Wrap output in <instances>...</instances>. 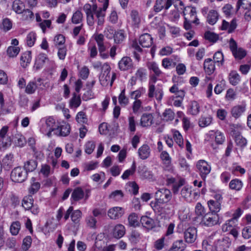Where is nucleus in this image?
Wrapping results in <instances>:
<instances>
[{"instance_id":"nucleus-55","label":"nucleus","mask_w":251,"mask_h":251,"mask_svg":"<svg viewBox=\"0 0 251 251\" xmlns=\"http://www.w3.org/2000/svg\"><path fill=\"white\" fill-rule=\"evenodd\" d=\"M175 117L174 112L170 109H166L163 113V120L166 121H172Z\"/></svg>"},{"instance_id":"nucleus-40","label":"nucleus","mask_w":251,"mask_h":251,"mask_svg":"<svg viewBox=\"0 0 251 251\" xmlns=\"http://www.w3.org/2000/svg\"><path fill=\"white\" fill-rule=\"evenodd\" d=\"M229 186L232 190L239 191L242 187V182L238 179H234L230 182Z\"/></svg>"},{"instance_id":"nucleus-3","label":"nucleus","mask_w":251,"mask_h":251,"mask_svg":"<svg viewBox=\"0 0 251 251\" xmlns=\"http://www.w3.org/2000/svg\"><path fill=\"white\" fill-rule=\"evenodd\" d=\"M210 239L203 240L202 243L203 249L205 251H226L231 244L229 237L225 236L217 239L214 242V247L211 244Z\"/></svg>"},{"instance_id":"nucleus-33","label":"nucleus","mask_w":251,"mask_h":251,"mask_svg":"<svg viewBox=\"0 0 251 251\" xmlns=\"http://www.w3.org/2000/svg\"><path fill=\"white\" fill-rule=\"evenodd\" d=\"M148 68L153 73V75L158 76H161L163 74V73L160 70L158 64L154 62L149 63L148 64Z\"/></svg>"},{"instance_id":"nucleus-26","label":"nucleus","mask_w":251,"mask_h":251,"mask_svg":"<svg viewBox=\"0 0 251 251\" xmlns=\"http://www.w3.org/2000/svg\"><path fill=\"white\" fill-rule=\"evenodd\" d=\"M207 204L211 213L217 214L221 208V203L214 200L208 201Z\"/></svg>"},{"instance_id":"nucleus-59","label":"nucleus","mask_w":251,"mask_h":251,"mask_svg":"<svg viewBox=\"0 0 251 251\" xmlns=\"http://www.w3.org/2000/svg\"><path fill=\"white\" fill-rule=\"evenodd\" d=\"M76 120L79 123L86 124L88 119L85 113L83 111L79 112L76 116Z\"/></svg>"},{"instance_id":"nucleus-50","label":"nucleus","mask_w":251,"mask_h":251,"mask_svg":"<svg viewBox=\"0 0 251 251\" xmlns=\"http://www.w3.org/2000/svg\"><path fill=\"white\" fill-rule=\"evenodd\" d=\"M124 197V194L121 190H116L110 195L109 198L116 201H119L122 200Z\"/></svg>"},{"instance_id":"nucleus-60","label":"nucleus","mask_w":251,"mask_h":251,"mask_svg":"<svg viewBox=\"0 0 251 251\" xmlns=\"http://www.w3.org/2000/svg\"><path fill=\"white\" fill-rule=\"evenodd\" d=\"M119 101L121 105L124 106L128 103V99L125 96V89H124L121 92L119 96Z\"/></svg>"},{"instance_id":"nucleus-5","label":"nucleus","mask_w":251,"mask_h":251,"mask_svg":"<svg viewBox=\"0 0 251 251\" xmlns=\"http://www.w3.org/2000/svg\"><path fill=\"white\" fill-rule=\"evenodd\" d=\"M111 68L110 66L105 63L102 66V72L99 76V81L103 86H106L110 83V86H112L113 83L116 78V74L113 73L112 76H110Z\"/></svg>"},{"instance_id":"nucleus-21","label":"nucleus","mask_w":251,"mask_h":251,"mask_svg":"<svg viewBox=\"0 0 251 251\" xmlns=\"http://www.w3.org/2000/svg\"><path fill=\"white\" fill-rule=\"evenodd\" d=\"M215 62L211 58H207L205 59L203 68L205 72L208 75H210L213 73L215 71Z\"/></svg>"},{"instance_id":"nucleus-48","label":"nucleus","mask_w":251,"mask_h":251,"mask_svg":"<svg viewBox=\"0 0 251 251\" xmlns=\"http://www.w3.org/2000/svg\"><path fill=\"white\" fill-rule=\"evenodd\" d=\"M136 164L135 162L134 161L132 163V165L130 169L126 170L124 172V174L122 175L121 176L122 178L123 179H127L129 176L132 175L134 173L136 170Z\"/></svg>"},{"instance_id":"nucleus-64","label":"nucleus","mask_w":251,"mask_h":251,"mask_svg":"<svg viewBox=\"0 0 251 251\" xmlns=\"http://www.w3.org/2000/svg\"><path fill=\"white\" fill-rule=\"evenodd\" d=\"M95 144L93 141H89L85 145V151L88 154H91L95 148Z\"/></svg>"},{"instance_id":"nucleus-13","label":"nucleus","mask_w":251,"mask_h":251,"mask_svg":"<svg viewBox=\"0 0 251 251\" xmlns=\"http://www.w3.org/2000/svg\"><path fill=\"white\" fill-rule=\"evenodd\" d=\"M242 6L243 8L247 11L245 12V19L250 21L251 20V12L250 8L251 7V1L250 0H238L237 3V11Z\"/></svg>"},{"instance_id":"nucleus-10","label":"nucleus","mask_w":251,"mask_h":251,"mask_svg":"<svg viewBox=\"0 0 251 251\" xmlns=\"http://www.w3.org/2000/svg\"><path fill=\"white\" fill-rule=\"evenodd\" d=\"M164 95L163 88L162 86L155 87L152 84L149 85L148 96L149 98L155 97L156 100L160 102L162 99Z\"/></svg>"},{"instance_id":"nucleus-4","label":"nucleus","mask_w":251,"mask_h":251,"mask_svg":"<svg viewBox=\"0 0 251 251\" xmlns=\"http://www.w3.org/2000/svg\"><path fill=\"white\" fill-rule=\"evenodd\" d=\"M39 126L40 131L50 137L51 136V132L57 128V123L55 120L51 116L44 117L42 118L39 123Z\"/></svg>"},{"instance_id":"nucleus-1","label":"nucleus","mask_w":251,"mask_h":251,"mask_svg":"<svg viewBox=\"0 0 251 251\" xmlns=\"http://www.w3.org/2000/svg\"><path fill=\"white\" fill-rule=\"evenodd\" d=\"M154 197V201L150 203L154 213L162 217L171 214L172 209L168 203L172 197L170 190L165 188L159 189L155 192Z\"/></svg>"},{"instance_id":"nucleus-56","label":"nucleus","mask_w":251,"mask_h":251,"mask_svg":"<svg viewBox=\"0 0 251 251\" xmlns=\"http://www.w3.org/2000/svg\"><path fill=\"white\" fill-rule=\"evenodd\" d=\"M204 37L205 39L209 41L210 42L214 43L216 42L218 39L219 36L214 32L208 31L205 33Z\"/></svg>"},{"instance_id":"nucleus-20","label":"nucleus","mask_w":251,"mask_h":251,"mask_svg":"<svg viewBox=\"0 0 251 251\" xmlns=\"http://www.w3.org/2000/svg\"><path fill=\"white\" fill-rule=\"evenodd\" d=\"M126 233V229L122 224H118L115 226L112 231V235L113 237L117 239L122 238Z\"/></svg>"},{"instance_id":"nucleus-43","label":"nucleus","mask_w":251,"mask_h":251,"mask_svg":"<svg viewBox=\"0 0 251 251\" xmlns=\"http://www.w3.org/2000/svg\"><path fill=\"white\" fill-rule=\"evenodd\" d=\"M189 11V15L190 17H188V19H193L197 20V22L199 20L197 17V12L196 9L195 7H188L187 8H185L184 10L183 11V15L185 17L186 16L185 12Z\"/></svg>"},{"instance_id":"nucleus-34","label":"nucleus","mask_w":251,"mask_h":251,"mask_svg":"<svg viewBox=\"0 0 251 251\" xmlns=\"http://www.w3.org/2000/svg\"><path fill=\"white\" fill-rule=\"evenodd\" d=\"M128 221V225L130 226L136 227L139 225V218L135 213H132L129 215Z\"/></svg>"},{"instance_id":"nucleus-44","label":"nucleus","mask_w":251,"mask_h":251,"mask_svg":"<svg viewBox=\"0 0 251 251\" xmlns=\"http://www.w3.org/2000/svg\"><path fill=\"white\" fill-rule=\"evenodd\" d=\"M237 222V221L233 220L232 218L230 220H228L224 225H223V231L226 232L230 230V229L233 228V227L236 225Z\"/></svg>"},{"instance_id":"nucleus-54","label":"nucleus","mask_w":251,"mask_h":251,"mask_svg":"<svg viewBox=\"0 0 251 251\" xmlns=\"http://www.w3.org/2000/svg\"><path fill=\"white\" fill-rule=\"evenodd\" d=\"M145 93V89L143 88H140L135 91L131 92V98L135 100H139L138 99L141 97L142 95Z\"/></svg>"},{"instance_id":"nucleus-63","label":"nucleus","mask_w":251,"mask_h":251,"mask_svg":"<svg viewBox=\"0 0 251 251\" xmlns=\"http://www.w3.org/2000/svg\"><path fill=\"white\" fill-rule=\"evenodd\" d=\"M214 62L222 65L224 62V55L221 51H218L215 53L213 56Z\"/></svg>"},{"instance_id":"nucleus-62","label":"nucleus","mask_w":251,"mask_h":251,"mask_svg":"<svg viewBox=\"0 0 251 251\" xmlns=\"http://www.w3.org/2000/svg\"><path fill=\"white\" fill-rule=\"evenodd\" d=\"M85 221L87 226L90 228H95L96 227L97 220L95 218L89 216L86 218Z\"/></svg>"},{"instance_id":"nucleus-53","label":"nucleus","mask_w":251,"mask_h":251,"mask_svg":"<svg viewBox=\"0 0 251 251\" xmlns=\"http://www.w3.org/2000/svg\"><path fill=\"white\" fill-rule=\"evenodd\" d=\"M212 122V118L210 116L201 117L199 121V126L204 127L209 126Z\"/></svg>"},{"instance_id":"nucleus-52","label":"nucleus","mask_w":251,"mask_h":251,"mask_svg":"<svg viewBox=\"0 0 251 251\" xmlns=\"http://www.w3.org/2000/svg\"><path fill=\"white\" fill-rule=\"evenodd\" d=\"M173 137L177 144L181 148L183 146V140L182 135L177 130L174 131Z\"/></svg>"},{"instance_id":"nucleus-46","label":"nucleus","mask_w":251,"mask_h":251,"mask_svg":"<svg viewBox=\"0 0 251 251\" xmlns=\"http://www.w3.org/2000/svg\"><path fill=\"white\" fill-rule=\"evenodd\" d=\"M20 50L18 47L10 46L7 50V54L10 57H14L19 54Z\"/></svg>"},{"instance_id":"nucleus-28","label":"nucleus","mask_w":251,"mask_h":251,"mask_svg":"<svg viewBox=\"0 0 251 251\" xmlns=\"http://www.w3.org/2000/svg\"><path fill=\"white\" fill-rule=\"evenodd\" d=\"M126 34L123 30H119L114 32V40L116 44L122 43L126 39Z\"/></svg>"},{"instance_id":"nucleus-8","label":"nucleus","mask_w":251,"mask_h":251,"mask_svg":"<svg viewBox=\"0 0 251 251\" xmlns=\"http://www.w3.org/2000/svg\"><path fill=\"white\" fill-rule=\"evenodd\" d=\"M229 48L233 55L236 59H242L247 54L245 50L237 47V43L233 38H231L229 40Z\"/></svg>"},{"instance_id":"nucleus-42","label":"nucleus","mask_w":251,"mask_h":251,"mask_svg":"<svg viewBox=\"0 0 251 251\" xmlns=\"http://www.w3.org/2000/svg\"><path fill=\"white\" fill-rule=\"evenodd\" d=\"M141 239L140 233L136 230H133L131 231L129 237V240L133 244L137 243Z\"/></svg>"},{"instance_id":"nucleus-24","label":"nucleus","mask_w":251,"mask_h":251,"mask_svg":"<svg viewBox=\"0 0 251 251\" xmlns=\"http://www.w3.org/2000/svg\"><path fill=\"white\" fill-rule=\"evenodd\" d=\"M31 60V51H27L22 54L20 57V64L22 67L25 68Z\"/></svg>"},{"instance_id":"nucleus-12","label":"nucleus","mask_w":251,"mask_h":251,"mask_svg":"<svg viewBox=\"0 0 251 251\" xmlns=\"http://www.w3.org/2000/svg\"><path fill=\"white\" fill-rule=\"evenodd\" d=\"M118 68L121 71H127L134 68V63L131 58L124 56L119 61Z\"/></svg>"},{"instance_id":"nucleus-38","label":"nucleus","mask_w":251,"mask_h":251,"mask_svg":"<svg viewBox=\"0 0 251 251\" xmlns=\"http://www.w3.org/2000/svg\"><path fill=\"white\" fill-rule=\"evenodd\" d=\"M37 163L36 161L34 160H30L26 161L25 163L24 169L27 172V174L29 172L33 171L37 167Z\"/></svg>"},{"instance_id":"nucleus-41","label":"nucleus","mask_w":251,"mask_h":251,"mask_svg":"<svg viewBox=\"0 0 251 251\" xmlns=\"http://www.w3.org/2000/svg\"><path fill=\"white\" fill-rule=\"evenodd\" d=\"M172 247L176 251H183L186 245L182 240H178L173 243Z\"/></svg>"},{"instance_id":"nucleus-17","label":"nucleus","mask_w":251,"mask_h":251,"mask_svg":"<svg viewBox=\"0 0 251 251\" xmlns=\"http://www.w3.org/2000/svg\"><path fill=\"white\" fill-rule=\"evenodd\" d=\"M153 123V116L151 113L143 114L140 120V125L143 127L150 126Z\"/></svg>"},{"instance_id":"nucleus-7","label":"nucleus","mask_w":251,"mask_h":251,"mask_svg":"<svg viewBox=\"0 0 251 251\" xmlns=\"http://www.w3.org/2000/svg\"><path fill=\"white\" fill-rule=\"evenodd\" d=\"M11 180L15 182L21 183L24 182L27 177V172L21 167L15 168L11 173Z\"/></svg>"},{"instance_id":"nucleus-22","label":"nucleus","mask_w":251,"mask_h":251,"mask_svg":"<svg viewBox=\"0 0 251 251\" xmlns=\"http://www.w3.org/2000/svg\"><path fill=\"white\" fill-rule=\"evenodd\" d=\"M246 110V106L244 105H237L233 106L231 109V114L233 117L237 119L241 116Z\"/></svg>"},{"instance_id":"nucleus-16","label":"nucleus","mask_w":251,"mask_h":251,"mask_svg":"<svg viewBox=\"0 0 251 251\" xmlns=\"http://www.w3.org/2000/svg\"><path fill=\"white\" fill-rule=\"evenodd\" d=\"M124 209L121 207H114L109 209L107 215L111 219H117L124 214Z\"/></svg>"},{"instance_id":"nucleus-49","label":"nucleus","mask_w":251,"mask_h":251,"mask_svg":"<svg viewBox=\"0 0 251 251\" xmlns=\"http://www.w3.org/2000/svg\"><path fill=\"white\" fill-rule=\"evenodd\" d=\"M36 39L35 33L31 32L29 33L26 36V41L28 46L32 47L34 45Z\"/></svg>"},{"instance_id":"nucleus-9","label":"nucleus","mask_w":251,"mask_h":251,"mask_svg":"<svg viewBox=\"0 0 251 251\" xmlns=\"http://www.w3.org/2000/svg\"><path fill=\"white\" fill-rule=\"evenodd\" d=\"M219 217L218 214L208 212L205 214L201 220V223L206 226H212L219 224Z\"/></svg>"},{"instance_id":"nucleus-18","label":"nucleus","mask_w":251,"mask_h":251,"mask_svg":"<svg viewBox=\"0 0 251 251\" xmlns=\"http://www.w3.org/2000/svg\"><path fill=\"white\" fill-rule=\"evenodd\" d=\"M139 42L143 48H149L152 44V38L148 33H145L139 37Z\"/></svg>"},{"instance_id":"nucleus-58","label":"nucleus","mask_w":251,"mask_h":251,"mask_svg":"<svg viewBox=\"0 0 251 251\" xmlns=\"http://www.w3.org/2000/svg\"><path fill=\"white\" fill-rule=\"evenodd\" d=\"M160 158L166 166H169L171 163V158L166 151H163L161 152Z\"/></svg>"},{"instance_id":"nucleus-11","label":"nucleus","mask_w":251,"mask_h":251,"mask_svg":"<svg viewBox=\"0 0 251 251\" xmlns=\"http://www.w3.org/2000/svg\"><path fill=\"white\" fill-rule=\"evenodd\" d=\"M197 168L200 176L204 181L211 171V166L205 160H200L197 163Z\"/></svg>"},{"instance_id":"nucleus-31","label":"nucleus","mask_w":251,"mask_h":251,"mask_svg":"<svg viewBox=\"0 0 251 251\" xmlns=\"http://www.w3.org/2000/svg\"><path fill=\"white\" fill-rule=\"evenodd\" d=\"M218 17V12L216 10H211L208 12L207 21L210 25H213L217 22Z\"/></svg>"},{"instance_id":"nucleus-27","label":"nucleus","mask_w":251,"mask_h":251,"mask_svg":"<svg viewBox=\"0 0 251 251\" xmlns=\"http://www.w3.org/2000/svg\"><path fill=\"white\" fill-rule=\"evenodd\" d=\"M229 83L234 86L236 85L240 81V76L236 71H231L228 75Z\"/></svg>"},{"instance_id":"nucleus-15","label":"nucleus","mask_w":251,"mask_h":251,"mask_svg":"<svg viewBox=\"0 0 251 251\" xmlns=\"http://www.w3.org/2000/svg\"><path fill=\"white\" fill-rule=\"evenodd\" d=\"M49 59L45 53H39L36 57L34 68L36 70H39L42 69L44 67L45 63L49 61Z\"/></svg>"},{"instance_id":"nucleus-39","label":"nucleus","mask_w":251,"mask_h":251,"mask_svg":"<svg viewBox=\"0 0 251 251\" xmlns=\"http://www.w3.org/2000/svg\"><path fill=\"white\" fill-rule=\"evenodd\" d=\"M81 99L79 96L74 93L73 95V97L70 100V105L71 108H77L81 104Z\"/></svg>"},{"instance_id":"nucleus-30","label":"nucleus","mask_w":251,"mask_h":251,"mask_svg":"<svg viewBox=\"0 0 251 251\" xmlns=\"http://www.w3.org/2000/svg\"><path fill=\"white\" fill-rule=\"evenodd\" d=\"M188 111L192 115H197L200 111V106L198 102L195 100L191 101L189 104Z\"/></svg>"},{"instance_id":"nucleus-45","label":"nucleus","mask_w":251,"mask_h":251,"mask_svg":"<svg viewBox=\"0 0 251 251\" xmlns=\"http://www.w3.org/2000/svg\"><path fill=\"white\" fill-rule=\"evenodd\" d=\"M82 216V213L79 210L73 211L71 215L72 222L76 224H78Z\"/></svg>"},{"instance_id":"nucleus-14","label":"nucleus","mask_w":251,"mask_h":251,"mask_svg":"<svg viewBox=\"0 0 251 251\" xmlns=\"http://www.w3.org/2000/svg\"><path fill=\"white\" fill-rule=\"evenodd\" d=\"M185 242L188 243H194L197 238V229L195 227H189L184 232Z\"/></svg>"},{"instance_id":"nucleus-29","label":"nucleus","mask_w":251,"mask_h":251,"mask_svg":"<svg viewBox=\"0 0 251 251\" xmlns=\"http://www.w3.org/2000/svg\"><path fill=\"white\" fill-rule=\"evenodd\" d=\"M84 192L82 189L80 187L75 188L71 195L72 199L74 201H78L83 198Z\"/></svg>"},{"instance_id":"nucleus-61","label":"nucleus","mask_w":251,"mask_h":251,"mask_svg":"<svg viewBox=\"0 0 251 251\" xmlns=\"http://www.w3.org/2000/svg\"><path fill=\"white\" fill-rule=\"evenodd\" d=\"M37 88L36 83L34 82H29L25 88V92L27 94H33L35 92Z\"/></svg>"},{"instance_id":"nucleus-23","label":"nucleus","mask_w":251,"mask_h":251,"mask_svg":"<svg viewBox=\"0 0 251 251\" xmlns=\"http://www.w3.org/2000/svg\"><path fill=\"white\" fill-rule=\"evenodd\" d=\"M150 148L146 144L143 145L139 148L138 151L139 157L143 160L148 158L150 155Z\"/></svg>"},{"instance_id":"nucleus-37","label":"nucleus","mask_w":251,"mask_h":251,"mask_svg":"<svg viewBox=\"0 0 251 251\" xmlns=\"http://www.w3.org/2000/svg\"><path fill=\"white\" fill-rule=\"evenodd\" d=\"M147 75L146 70L143 68H140L136 71L134 76L137 79L142 82L147 79Z\"/></svg>"},{"instance_id":"nucleus-32","label":"nucleus","mask_w":251,"mask_h":251,"mask_svg":"<svg viewBox=\"0 0 251 251\" xmlns=\"http://www.w3.org/2000/svg\"><path fill=\"white\" fill-rule=\"evenodd\" d=\"M211 132L213 133V134H210V135L214 137L215 141L217 144L221 145L224 142L225 138L222 132L218 130L216 131H211Z\"/></svg>"},{"instance_id":"nucleus-47","label":"nucleus","mask_w":251,"mask_h":251,"mask_svg":"<svg viewBox=\"0 0 251 251\" xmlns=\"http://www.w3.org/2000/svg\"><path fill=\"white\" fill-rule=\"evenodd\" d=\"M21 224L19 221H16L12 223L10 226V230L13 235H17L20 229Z\"/></svg>"},{"instance_id":"nucleus-35","label":"nucleus","mask_w":251,"mask_h":251,"mask_svg":"<svg viewBox=\"0 0 251 251\" xmlns=\"http://www.w3.org/2000/svg\"><path fill=\"white\" fill-rule=\"evenodd\" d=\"M33 205V199L31 195L25 197L23 200L22 205L26 210H29Z\"/></svg>"},{"instance_id":"nucleus-6","label":"nucleus","mask_w":251,"mask_h":251,"mask_svg":"<svg viewBox=\"0 0 251 251\" xmlns=\"http://www.w3.org/2000/svg\"><path fill=\"white\" fill-rule=\"evenodd\" d=\"M166 184L169 186L173 185L172 191L174 194L178 193L180 187L184 184V179L178 176L173 177L170 176H167Z\"/></svg>"},{"instance_id":"nucleus-19","label":"nucleus","mask_w":251,"mask_h":251,"mask_svg":"<svg viewBox=\"0 0 251 251\" xmlns=\"http://www.w3.org/2000/svg\"><path fill=\"white\" fill-rule=\"evenodd\" d=\"M71 127L69 124H65L61 126L57 124V128L55 130L54 134L57 136H66L70 132Z\"/></svg>"},{"instance_id":"nucleus-57","label":"nucleus","mask_w":251,"mask_h":251,"mask_svg":"<svg viewBox=\"0 0 251 251\" xmlns=\"http://www.w3.org/2000/svg\"><path fill=\"white\" fill-rule=\"evenodd\" d=\"M32 239L30 236H26L23 240L22 246V249L24 251H27L31 246Z\"/></svg>"},{"instance_id":"nucleus-2","label":"nucleus","mask_w":251,"mask_h":251,"mask_svg":"<svg viewBox=\"0 0 251 251\" xmlns=\"http://www.w3.org/2000/svg\"><path fill=\"white\" fill-rule=\"evenodd\" d=\"M104 2L102 7L98 8L96 4L92 6L89 3L85 4L83 6V10L87 16V22L89 26H93L95 23L94 14H96L97 18L98 28L102 26L104 23L105 11L108 7V0H104Z\"/></svg>"},{"instance_id":"nucleus-25","label":"nucleus","mask_w":251,"mask_h":251,"mask_svg":"<svg viewBox=\"0 0 251 251\" xmlns=\"http://www.w3.org/2000/svg\"><path fill=\"white\" fill-rule=\"evenodd\" d=\"M140 223L144 227L149 229L152 228L154 226V220L147 216L141 217Z\"/></svg>"},{"instance_id":"nucleus-36","label":"nucleus","mask_w":251,"mask_h":251,"mask_svg":"<svg viewBox=\"0 0 251 251\" xmlns=\"http://www.w3.org/2000/svg\"><path fill=\"white\" fill-rule=\"evenodd\" d=\"M24 5L20 0H15L12 4L13 10L17 14H21L24 10Z\"/></svg>"},{"instance_id":"nucleus-51","label":"nucleus","mask_w":251,"mask_h":251,"mask_svg":"<svg viewBox=\"0 0 251 251\" xmlns=\"http://www.w3.org/2000/svg\"><path fill=\"white\" fill-rule=\"evenodd\" d=\"M83 19V14L79 10H77L74 13L72 20L74 24H77L80 23Z\"/></svg>"}]
</instances>
